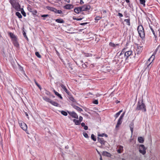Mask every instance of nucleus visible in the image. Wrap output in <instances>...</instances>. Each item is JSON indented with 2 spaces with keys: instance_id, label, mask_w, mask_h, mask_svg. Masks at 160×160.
Listing matches in <instances>:
<instances>
[{
  "instance_id": "f257e3e1",
  "label": "nucleus",
  "mask_w": 160,
  "mask_h": 160,
  "mask_svg": "<svg viewBox=\"0 0 160 160\" xmlns=\"http://www.w3.org/2000/svg\"><path fill=\"white\" fill-rule=\"evenodd\" d=\"M136 110H142L145 112L146 111V106L143 102V100L139 101L138 102L137 107L135 109Z\"/></svg>"
},
{
  "instance_id": "f03ea898",
  "label": "nucleus",
  "mask_w": 160,
  "mask_h": 160,
  "mask_svg": "<svg viewBox=\"0 0 160 160\" xmlns=\"http://www.w3.org/2000/svg\"><path fill=\"white\" fill-rule=\"evenodd\" d=\"M137 30L140 38H144L145 33L142 26V25H139L137 28Z\"/></svg>"
},
{
  "instance_id": "7ed1b4c3",
  "label": "nucleus",
  "mask_w": 160,
  "mask_h": 160,
  "mask_svg": "<svg viewBox=\"0 0 160 160\" xmlns=\"http://www.w3.org/2000/svg\"><path fill=\"white\" fill-rule=\"evenodd\" d=\"M115 61L119 63H121L124 59L126 61V56H124V55H119L117 57H115Z\"/></svg>"
},
{
  "instance_id": "20e7f679",
  "label": "nucleus",
  "mask_w": 160,
  "mask_h": 160,
  "mask_svg": "<svg viewBox=\"0 0 160 160\" xmlns=\"http://www.w3.org/2000/svg\"><path fill=\"white\" fill-rule=\"evenodd\" d=\"M124 56H126V61L129 58H132V56H133L132 52V51H126L124 53Z\"/></svg>"
},
{
  "instance_id": "39448f33",
  "label": "nucleus",
  "mask_w": 160,
  "mask_h": 160,
  "mask_svg": "<svg viewBox=\"0 0 160 160\" xmlns=\"http://www.w3.org/2000/svg\"><path fill=\"white\" fill-rule=\"evenodd\" d=\"M139 151L142 155H144L146 153V148L143 145H140L139 146Z\"/></svg>"
},
{
  "instance_id": "423d86ee",
  "label": "nucleus",
  "mask_w": 160,
  "mask_h": 160,
  "mask_svg": "<svg viewBox=\"0 0 160 160\" xmlns=\"http://www.w3.org/2000/svg\"><path fill=\"white\" fill-rule=\"evenodd\" d=\"M80 7L82 12L83 11H87L89 10L91 8L90 5L87 4H84L83 6Z\"/></svg>"
},
{
  "instance_id": "0eeeda50",
  "label": "nucleus",
  "mask_w": 160,
  "mask_h": 160,
  "mask_svg": "<svg viewBox=\"0 0 160 160\" xmlns=\"http://www.w3.org/2000/svg\"><path fill=\"white\" fill-rule=\"evenodd\" d=\"M68 114L72 118L78 119V116L77 114L74 112H70L67 111Z\"/></svg>"
},
{
  "instance_id": "6e6552de",
  "label": "nucleus",
  "mask_w": 160,
  "mask_h": 160,
  "mask_svg": "<svg viewBox=\"0 0 160 160\" xmlns=\"http://www.w3.org/2000/svg\"><path fill=\"white\" fill-rule=\"evenodd\" d=\"M20 127L24 130H26L27 129V127L26 124L24 122L19 123Z\"/></svg>"
},
{
  "instance_id": "1a4fd4ad",
  "label": "nucleus",
  "mask_w": 160,
  "mask_h": 160,
  "mask_svg": "<svg viewBox=\"0 0 160 160\" xmlns=\"http://www.w3.org/2000/svg\"><path fill=\"white\" fill-rule=\"evenodd\" d=\"M64 8L66 9H70L73 8V6L72 4H66L63 6Z\"/></svg>"
},
{
  "instance_id": "9d476101",
  "label": "nucleus",
  "mask_w": 160,
  "mask_h": 160,
  "mask_svg": "<svg viewBox=\"0 0 160 160\" xmlns=\"http://www.w3.org/2000/svg\"><path fill=\"white\" fill-rule=\"evenodd\" d=\"M12 41L15 47L17 48H18L19 47V44L18 41V38L14 39L12 40Z\"/></svg>"
},
{
  "instance_id": "9b49d317",
  "label": "nucleus",
  "mask_w": 160,
  "mask_h": 160,
  "mask_svg": "<svg viewBox=\"0 0 160 160\" xmlns=\"http://www.w3.org/2000/svg\"><path fill=\"white\" fill-rule=\"evenodd\" d=\"M98 142L101 143L102 144L104 145L105 143L106 142L104 140L103 138H99L98 137Z\"/></svg>"
},
{
  "instance_id": "f8f14e48",
  "label": "nucleus",
  "mask_w": 160,
  "mask_h": 160,
  "mask_svg": "<svg viewBox=\"0 0 160 160\" xmlns=\"http://www.w3.org/2000/svg\"><path fill=\"white\" fill-rule=\"evenodd\" d=\"M9 2L11 4L13 7H14L16 4L19 3L15 0H10Z\"/></svg>"
},
{
  "instance_id": "ddd939ff",
  "label": "nucleus",
  "mask_w": 160,
  "mask_h": 160,
  "mask_svg": "<svg viewBox=\"0 0 160 160\" xmlns=\"http://www.w3.org/2000/svg\"><path fill=\"white\" fill-rule=\"evenodd\" d=\"M9 34L10 37L11 38L12 41L18 38L17 37L11 32H9Z\"/></svg>"
},
{
  "instance_id": "4468645a",
  "label": "nucleus",
  "mask_w": 160,
  "mask_h": 160,
  "mask_svg": "<svg viewBox=\"0 0 160 160\" xmlns=\"http://www.w3.org/2000/svg\"><path fill=\"white\" fill-rule=\"evenodd\" d=\"M74 12L77 13H79L81 12V10L80 7L76 8L74 10Z\"/></svg>"
},
{
  "instance_id": "2eb2a0df",
  "label": "nucleus",
  "mask_w": 160,
  "mask_h": 160,
  "mask_svg": "<svg viewBox=\"0 0 160 160\" xmlns=\"http://www.w3.org/2000/svg\"><path fill=\"white\" fill-rule=\"evenodd\" d=\"M14 8H15V9L17 11H20L21 9V6L19 3H18L17 4H16L15 6L14 7Z\"/></svg>"
},
{
  "instance_id": "dca6fc26",
  "label": "nucleus",
  "mask_w": 160,
  "mask_h": 160,
  "mask_svg": "<svg viewBox=\"0 0 160 160\" xmlns=\"http://www.w3.org/2000/svg\"><path fill=\"white\" fill-rule=\"evenodd\" d=\"M102 154L103 156H107L109 157H110L111 156V155L110 153L106 151L103 152Z\"/></svg>"
},
{
  "instance_id": "f3484780",
  "label": "nucleus",
  "mask_w": 160,
  "mask_h": 160,
  "mask_svg": "<svg viewBox=\"0 0 160 160\" xmlns=\"http://www.w3.org/2000/svg\"><path fill=\"white\" fill-rule=\"evenodd\" d=\"M50 103L52 105L55 106L59 107L60 106V105L59 104L55 101H52V100H51Z\"/></svg>"
},
{
  "instance_id": "a211bd4d",
  "label": "nucleus",
  "mask_w": 160,
  "mask_h": 160,
  "mask_svg": "<svg viewBox=\"0 0 160 160\" xmlns=\"http://www.w3.org/2000/svg\"><path fill=\"white\" fill-rule=\"evenodd\" d=\"M118 148V149L117 150L118 152L119 153H121L122 152V151L123 150V147L121 145H119Z\"/></svg>"
},
{
  "instance_id": "6ab92c4d",
  "label": "nucleus",
  "mask_w": 160,
  "mask_h": 160,
  "mask_svg": "<svg viewBox=\"0 0 160 160\" xmlns=\"http://www.w3.org/2000/svg\"><path fill=\"white\" fill-rule=\"evenodd\" d=\"M56 22L58 23H63L64 22V20L61 18H58L55 19Z\"/></svg>"
},
{
  "instance_id": "aec40b11",
  "label": "nucleus",
  "mask_w": 160,
  "mask_h": 160,
  "mask_svg": "<svg viewBox=\"0 0 160 160\" xmlns=\"http://www.w3.org/2000/svg\"><path fill=\"white\" fill-rule=\"evenodd\" d=\"M73 107L74 109H75L78 111L80 112L81 111H83V110L81 108L76 105L73 106Z\"/></svg>"
},
{
  "instance_id": "412c9836",
  "label": "nucleus",
  "mask_w": 160,
  "mask_h": 160,
  "mask_svg": "<svg viewBox=\"0 0 160 160\" xmlns=\"http://www.w3.org/2000/svg\"><path fill=\"white\" fill-rule=\"evenodd\" d=\"M60 86L63 89L64 91L67 94H68V90L67 89L66 87L64 86L63 84H60Z\"/></svg>"
},
{
  "instance_id": "4be33fe9",
  "label": "nucleus",
  "mask_w": 160,
  "mask_h": 160,
  "mask_svg": "<svg viewBox=\"0 0 160 160\" xmlns=\"http://www.w3.org/2000/svg\"><path fill=\"white\" fill-rule=\"evenodd\" d=\"M53 92H54L55 94L57 95L58 97L61 99H62V97L61 95L59 94L58 92H56L55 90H53Z\"/></svg>"
},
{
  "instance_id": "5701e85b",
  "label": "nucleus",
  "mask_w": 160,
  "mask_h": 160,
  "mask_svg": "<svg viewBox=\"0 0 160 160\" xmlns=\"http://www.w3.org/2000/svg\"><path fill=\"white\" fill-rule=\"evenodd\" d=\"M122 122V120L118 119L117 125L116 126V128H118L119 126L121 124Z\"/></svg>"
},
{
  "instance_id": "b1692460",
  "label": "nucleus",
  "mask_w": 160,
  "mask_h": 160,
  "mask_svg": "<svg viewBox=\"0 0 160 160\" xmlns=\"http://www.w3.org/2000/svg\"><path fill=\"white\" fill-rule=\"evenodd\" d=\"M43 99L44 100H45L46 102H49L50 103L51 101V99H50V98H48L46 96L43 97Z\"/></svg>"
},
{
  "instance_id": "393cba45",
  "label": "nucleus",
  "mask_w": 160,
  "mask_h": 160,
  "mask_svg": "<svg viewBox=\"0 0 160 160\" xmlns=\"http://www.w3.org/2000/svg\"><path fill=\"white\" fill-rule=\"evenodd\" d=\"M134 127V123L133 122H132L129 125V127L130 128V130L131 132V133L132 134L133 132V129Z\"/></svg>"
},
{
  "instance_id": "a878e982",
  "label": "nucleus",
  "mask_w": 160,
  "mask_h": 160,
  "mask_svg": "<svg viewBox=\"0 0 160 160\" xmlns=\"http://www.w3.org/2000/svg\"><path fill=\"white\" fill-rule=\"evenodd\" d=\"M138 142L141 143H142L144 141L143 138L142 137H139L138 138Z\"/></svg>"
},
{
  "instance_id": "bb28decb",
  "label": "nucleus",
  "mask_w": 160,
  "mask_h": 160,
  "mask_svg": "<svg viewBox=\"0 0 160 160\" xmlns=\"http://www.w3.org/2000/svg\"><path fill=\"white\" fill-rule=\"evenodd\" d=\"M53 12L56 13L61 14L62 13V11L61 10H58L55 8H54Z\"/></svg>"
},
{
  "instance_id": "cd10ccee",
  "label": "nucleus",
  "mask_w": 160,
  "mask_h": 160,
  "mask_svg": "<svg viewBox=\"0 0 160 160\" xmlns=\"http://www.w3.org/2000/svg\"><path fill=\"white\" fill-rule=\"evenodd\" d=\"M73 121L75 123V124L76 125H79L80 124V122L78 120H77L76 119H74L73 120Z\"/></svg>"
},
{
  "instance_id": "c85d7f7f",
  "label": "nucleus",
  "mask_w": 160,
  "mask_h": 160,
  "mask_svg": "<svg viewBox=\"0 0 160 160\" xmlns=\"http://www.w3.org/2000/svg\"><path fill=\"white\" fill-rule=\"evenodd\" d=\"M16 15L19 18H22L21 13L19 12H17L16 13Z\"/></svg>"
},
{
  "instance_id": "c756f323",
  "label": "nucleus",
  "mask_w": 160,
  "mask_h": 160,
  "mask_svg": "<svg viewBox=\"0 0 160 160\" xmlns=\"http://www.w3.org/2000/svg\"><path fill=\"white\" fill-rule=\"evenodd\" d=\"M46 8L48 10L53 12L54 8L50 6H47Z\"/></svg>"
},
{
  "instance_id": "7c9ffc66",
  "label": "nucleus",
  "mask_w": 160,
  "mask_h": 160,
  "mask_svg": "<svg viewBox=\"0 0 160 160\" xmlns=\"http://www.w3.org/2000/svg\"><path fill=\"white\" fill-rule=\"evenodd\" d=\"M46 8L48 10L53 12L54 8L50 6H47Z\"/></svg>"
},
{
  "instance_id": "2f4dec72",
  "label": "nucleus",
  "mask_w": 160,
  "mask_h": 160,
  "mask_svg": "<svg viewBox=\"0 0 160 160\" xmlns=\"http://www.w3.org/2000/svg\"><path fill=\"white\" fill-rule=\"evenodd\" d=\"M122 112V110H121L119 112L116 113L114 115V117H115L116 118L118 117V116L120 115L121 113Z\"/></svg>"
},
{
  "instance_id": "473e14b6",
  "label": "nucleus",
  "mask_w": 160,
  "mask_h": 160,
  "mask_svg": "<svg viewBox=\"0 0 160 160\" xmlns=\"http://www.w3.org/2000/svg\"><path fill=\"white\" fill-rule=\"evenodd\" d=\"M34 81L36 85L38 87L40 90H41L42 89V88L40 85L38 83L36 80L34 79Z\"/></svg>"
},
{
  "instance_id": "72a5a7b5",
  "label": "nucleus",
  "mask_w": 160,
  "mask_h": 160,
  "mask_svg": "<svg viewBox=\"0 0 160 160\" xmlns=\"http://www.w3.org/2000/svg\"><path fill=\"white\" fill-rule=\"evenodd\" d=\"M21 13L24 17L26 16V13L23 8H22L21 9Z\"/></svg>"
},
{
  "instance_id": "f704fd0d",
  "label": "nucleus",
  "mask_w": 160,
  "mask_h": 160,
  "mask_svg": "<svg viewBox=\"0 0 160 160\" xmlns=\"http://www.w3.org/2000/svg\"><path fill=\"white\" fill-rule=\"evenodd\" d=\"M91 138L94 141H96V137L93 134H92L91 135Z\"/></svg>"
},
{
  "instance_id": "c9c22d12",
  "label": "nucleus",
  "mask_w": 160,
  "mask_h": 160,
  "mask_svg": "<svg viewBox=\"0 0 160 160\" xmlns=\"http://www.w3.org/2000/svg\"><path fill=\"white\" fill-rule=\"evenodd\" d=\"M124 22H126L127 24L129 25H130V19H126L124 20Z\"/></svg>"
},
{
  "instance_id": "e433bc0d",
  "label": "nucleus",
  "mask_w": 160,
  "mask_h": 160,
  "mask_svg": "<svg viewBox=\"0 0 160 160\" xmlns=\"http://www.w3.org/2000/svg\"><path fill=\"white\" fill-rule=\"evenodd\" d=\"M61 112L62 114L65 116H67L68 115L67 112L64 111H61Z\"/></svg>"
},
{
  "instance_id": "4c0bfd02",
  "label": "nucleus",
  "mask_w": 160,
  "mask_h": 160,
  "mask_svg": "<svg viewBox=\"0 0 160 160\" xmlns=\"http://www.w3.org/2000/svg\"><path fill=\"white\" fill-rule=\"evenodd\" d=\"M152 62H151L147 66V67L146 68L145 70L149 71L150 68V64H151Z\"/></svg>"
},
{
  "instance_id": "58836bf2",
  "label": "nucleus",
  "mask_w": 160,
  "mask_h": 160,
  "mask_svg": "<svg viewBox=\"0 0 160 160\" xmlns=\"http://www.w3.org/2000/svg\"><path fill=\"white\" fill-rule=\"evenodd\" d=\"M98 136L99 137H103V136H105L106 137H108V135L105 133H102V134H98Z\"/></svg>"
},
{
  "instance_id": "ea45409f",
  "label": "nucleus",
  "mask_w": 160,
  "mask_h": 160,
  "mask_svg": "<svg viewBox=\"0 0 160 160\" xmlns=\"http://www.w3.org/2000/svg\"><path fill=\"white\" fill-rule=\"evenodd\" d=\"M84 54L86 57H91L92 56V54L91 53H84Z\"/></svg>"
},
{
  "instance_id": "a19ab883",
  "label": "nucleus",
  "mask_w": 160,
  "mask_h": 160,
  "mask_svg": "<svg viewBox=\"0 0 160 160\" xmlns=\"http://www.w3.org/2000/svg\"><path fill=\"white\" fill-rule=\"evenodd\" d=\"M49 16V15L48 14H43L41 15V17H42L44 18L43 19V20H45L46 19L45 18H46L47 17H48Z\"/></svg>"
},
{
  "instance_id": "79ce46f5",
  "label": "nucleus",
  "mask_w": 160,
  "mask_h": 160,
  "mask_svg": "<svg viewBox=\"0 0 160 160\" xmlns=\"http://www.w3.org/2000/svg\"><path fill=\"white\" fill-rule=\"evenodd\" d=\"M35 55L38 58H41V55L39 54V52H35Z\"/></svg>"
},
{
  "instance_id": "37998d69",
  "label": "nucleus",
  "mask_w": 160,
  "mask_h": 160,
  "mask_svg": "<svg viewBox=\"0 0 160 160\" xmlns=\"http://www.w3.org/2000/svg\"><path fill=\"white\" fill-rule=\"evenodd\" d=\"M82 134L85 138H89V137L88 136V134L86 132H84L82 133Z\"/></svg>"
},
{
  "instance_id": "c03bdc74",
  "label": "nucleus",
  "mask_w": 160,
  "mask_h": 160,
  "mask_svg": "<svg viewBox=\"0 0 160 160\" xmlns=\"http://www.w3.org/2000/svg\"><path fill=\"white\" fill-rule=\"evenodd\" d=\"M83 18H75V17H73V19L74 20H76L77 21H80V20H82V19Z\"/></svg>"
},
{
  "instance_id": "a18cd8bd",
  "label": "nucleus",
  "mask_w": 160,
  "mask_h": 160,
  "mask_svg": "<svg viewBox=\"0 0 160 160\" xmlns=\"http://www.w3.org/2000/svg\"><path fill=\"white\" fill-rule=\"evenodd\" d=\"M140 3L141 4L143 5L144 6L145 5V0H139Z\"/></svg>"
},
{
  "instance_id": "49530a36",
  "label": "nucleus",
  "mask_w": 160,
  "mask_h": 160,
  "mask_svg": "<svg viewBox=\"0 0 160 160\" xmlns=\"http://www.w3.org/2000/svg\"><path fill=\"white\" fill-rule=\"evenodd\" d=\"M69 99L72 101L73 102H76V100L74 99V98L72 96L70 97Z\"/></svg>"
},
{
  "instance_id": "de8ad7c7",
  "label": "nucleus",
  "mask_w": 160,
  "mask_h": 160,
  "mask_svg": "<svg viewBox=\"0 0 160 160\" xmlns=\"http://www.w3.org/2000/svg\"><path fill=\"white\" fill-rule=\"evenodd\" d=\"M30 12H32V14L33 15H35L37 13V12L36 10H34L33 11H30Z\"/></svg>"
},
{
  "instance_id": "09e8293b",
  "label": "nucleus",
  "mask_w": 160,
  "mask_h": 160,
  "mask_svg": "<svg viewBox=\"0 0 160 160\" xmlns=\"http://www.w3.org/2000/svg\"><path fill=\"white\" fill-rule=\"evenodd\" d=\"M109 45L111 47H116V45L112 42H110L109 43Z\"/></svg>"
},
{
  "instance_id": "8fccbe9b",
  "label": "nucleus",
  "mask_w": 160,
  "mask_h": 160,
  "mask_svg": "<svg viewBox=\"0 0 160 160\" xmlns=\"http://www.w3.org/2000/svg\"><path fill=\"white\" fill-rule=\"evenodd\" d=\"M125 49L124 48L122 49L121 52L120 53V55H124V54L125 53V52L124 51Z\"/></svg>"
},
{
  "instance_id": "3c124183",
  "label": "nucleus",
  "mask_w": 160,
  "mask_h": 160,
  "mask_svg": "<svg viewBox=\"0 0 160 160\" xmlns=\"http://www.w3.org/2000/svg\"><path fill=\"white\" fill-rule=\"evenodd\" d=\"M93 103L96 104H98V100H95L92 102Z\"/></svg>"
},
{
  "instance_id": "603ef678",
  "label": "nucleus",
  "mask_w": 160,
  "mask_h": 160,
  "mask_svg": "<svg viewBox=\"0 0 160 160\" xmlns=\"http://www.w3.org/2000/svg\"><path fill=\"white\" fill-rule=\"evenodd\" d=\"M101 18L100 17L97 16L95 18V20L98 21V20H100Z\"/></svg>"
},
{
  "instance_id": "864d4df0",
  "label": "nucleus",
  "mask_w": 160,
  "mask_h": 160,
  "mask_svg": "<svg viewBox=\"0 0 160 160\" xmlns=\"http://www.w3.org/2000/svg\"><path fill=\"white\" fill-rule=\"evenodd\" d=\"M149 27H150L151 30L152 31V32L153 33V34H154L155 33V32H154L153 29L152 28V27L151 26H149Z\"/></svg>"
},
{
  "instance_id": "5fc2aeb1",
  "label": "nucleus",
  "mask_w": 160,
  "mask_h": 160,
  "mask_svg": "<svg viewBox=\"0 0 160 160\" xmlns=\"http://www.w3.org/2000/svg\"><path fill=\"white\" fill-rule=\"evenodd\" d=\"M83 119V118L82 116H80L79 118V121L81 122Z\"/></svg>"
},
{
  "instance_id": "6e6d98bb",
  "label": "nucleus",
  "mask_w": 160,
  "mask_h": 160,
  "mask_svg": "<svg viewBox=\"0 0 160 160\" xmlns=\"http://www.w3.org/2000/svg\"><path fill=\"white\" fill-rule=\"evenodd\" d=\"M160 47V44L158 46V47L155 50V51L154 53H156V52L158 50L159 47Z\"/></svg>"
},
{
  "instance_id": "4d7b16f0",
  "label": "nucleus",
  "mask_w": 160,
  "mask_h": 160,
  "mask_svg": "<svg viewBox=\"0 0 160 160\" xmlns=\"http://www.w3.org/2000/svg\"><path fill=\"white\" fill-rule=\"evenodd\" d=\"M88 23V22H84V23H80L79 24L81 25H84L87 24Z\"/></svg>"
},
{
  "instance_id": "13d9d810",
  "label": "nucleus",
  "mask_w": 160,
  "mask_h": 160,
  "mask_svg": "<svg viewBox=\"0 0 160 160\" xmlns=\"http://www.w3.org/2000/svg\"><path fill=\"white\" fill-rule=\"evenodd\" d=\"M45 93L48 95H50L51 94H50V92L48 91H46V92H45Z\"/></svg>"
},
{
  "instance_id": "bf43d9fd",
  "label": "nucleus",
  "mask_w": 160,
  "mask_h": 160,
  "mask_svg": "<svg viewBox=\"0 0 160 160\" xmlns=\"http://www.w3.org/2000/svg\"><path fill=\"white\" fill-rule=\"evenodd\" d=\"M88 126H86V125H85L84 127V129L85 130H87L88 129Z\"/></svg>"
},
{
  "instance_id": "052dcab7",
  "label": "nucleus",
  "mask_w": 160,
  "mask_h": 160,
  "mask_svg": "<svg viewBox=\"0 0 160 160\" xmlns=\"http://www.w3.org/2000/svg\"><path fill=\"white\" fill-rule=\"evenodd\" d=\"M118 15L120 17H122L123 16L122 14L120 13H118Z\"/></svg>"
},
{
  "instance_id": "680f3d73",
  "label": "nucleus",
  "mask_w": 160,
  "mask_h": 160,
  "mask_svg": "<svg viewBox=\"0 0 160 160\" xmlns=\"http://www.w3.org/2000/svg\"><path fill=\"white\" fill-rule=\"evenodd\" d=\"M23 34L24 37L27 36L26 35V33L24 31H23Z\"/></svg>"
},
{
  "instance_id": "e2e57ef3",
  "label": "nucleus",
  "mask_w": 160,
  "mask_h": 160,
  "mask_svg": "<svg viewBox=\"0 0 160 160\" xmlns=\"http://www.w3.org/2000/svg\"><path fill=\"white\" fill-rule=\"evenodd\" d=\"M81 125L82 127H84L85 126V123L84 122H82L81 123Z\"/></svg>"
},
{
  "instance_id": "0e129e2a",
  "label": "nucleus",
  "mask_w": 160,
  "mask_h": 160,
  "mask_svg": "<svg viewBox=\"0 0 160 160\" xmlns=\"http://www.w3.org/2000/svg\"><path fill=\"white\" fill-rule=\"evenodd\" d=\"M80 3L82 4L84 3V2L82 1V0H80Z\"/></svg>"
},
{
  "instance_id": "69168bd1",
  "label": "nucleus",
  "mask_w": 160,
  "mask_h": 160,
  "mask_svg": "<svg viewBox=\"0 0 160 160\" xmlns=\"http://www.w3.org/2000/svg\"><path fill=\"white\" fill-rule=\"evenodd\" d=\"M55 51H56V53L57 54V55L59 56V52L57 51V50H56Z\"/></svg>"
},
{
  "instance_id": "338daca9",
  "label": "nucleus",
  "mask_w": 160,
  "mask_h": 160,
  "mask_svg": "<svg viewBox=\"0 0 160 160\" xmlns=\"http://www.w3.org/2000/svg\"><path fill=\"white\" fill-rule=\"evenodd\" d=\"M125 112H124L120 116L123 118V117H124V115L125 114Z\"/></svg>"
},
{
  "instance_id": "774afa93",
  "label": "nucleus",
  "mask_w": 160,
  "mask_h": 160,
  "mask_svg": "<svg viewBox=\"0 0 160 160\" xmlns=\"http://www.w3.org/2000/svg\"><path fill=\"white\" fill-rule=\"evenodd\" d=\"M19 69H20V70L22 71L23 70V68L22 67L20 66Z\"/></svg>"
}]
</instances>
